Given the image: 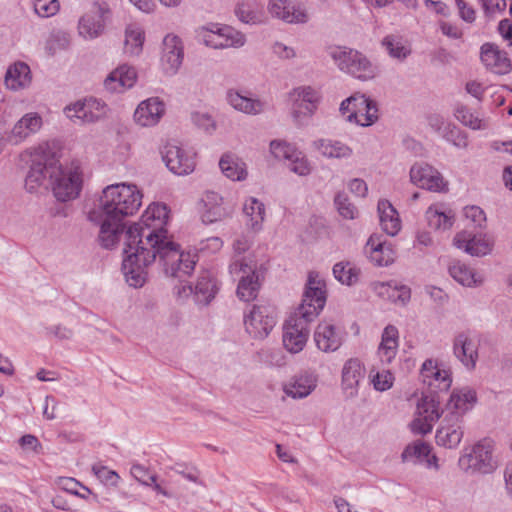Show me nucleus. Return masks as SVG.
<instances>
[{"instance_id": "obj_1", "label": "nucleus", "mask_w": 512, "mask_h": 512, "mask_svg": "<svg viewBox=\"0 0 512 512\" xmlns=\"http://www.w3.org/2000/svg\"><path fill=\"white\" fill-rule=\"evenodd\" d=\"M169 210L165 204L152 203L140 222L129 226L124 238L122 271L129 286L142 287L147 280V268L156 257L167 275L181 279L195 268L197 255L184 252L167 236Z\"/></svg>"}, {"instance_id": "obj_61", "label": "nucleus", "mask_w": 512, "mask_h": 512, "mask_svg": "<svg viewBox=\"0 0 512 512\" xmlns=\"http://www.w3.org/2000/svg\"><path fill=\"white\" fill-rule=\"evenodd\" d=\"M335 204L339 213L346 219H354L357 214V209L351 204L348 198L343 194H338L335 197Z\"/></svg>"}, {"instance_id": "obj_53", "label": "nucleus", "mask_w": 512, "mask_h": 512, "mask_svg": "<svg viewBox=\"0 0 512 512\" xmlns=\"http://www.w3.org/2000/svg\"><path fill=\"white\" fill-rule=\"evenodd\" d=\"M289 170L299 176H307L311 173L312 167L306 155L297 150L293 158L286 164Z\"/></svg>"}, {"instance_id": "obj_37", "label": "nucleus", "mask_w": 512, "mask_h": 512, "mask_svg": "<svg viewBox=\"0 0 512 512\" xmlns=\"http://www.w3.org/2000/svg\"><path fill=\"white\" fill-rule=\"evenodd\" d=\"M449 275L464 287H478L484 279L473 268L460 261H453L448 267Z\"/></svg>"}, {"instance_id": "obj_26", "label": "nucleus", "mask_w": 512, "mask_h": 512, "mask_svg": "<svg viewBox=\"0 0 512 512\" xmlns=\"http://www.w3.org/2000/svg\"><path fill=\"white\" fill-rule=\"evenodd\" d=\"M246 42L245 36L230 26L218 28L204 35V43L214 49L239 48Z\"/></svg>"}, {"instance_id": "obj_48", "label": "nucleus", "mask_w": 512, "mask_h": 512, "mask_svg": "<svg viewBox=\"0 0 512 512\" xmlns=\"http://www.w3.org/2000/svg\"><path fill=\"white\" fill-rule=\"evenodd\" d=\"M334 277L342 284L351 286L358 281L360 270L349 262H339L333 267Z\"/></svg>"}, {"instance_id": "obj_31", "label": "nucleus", "mask_w": 512, "mask_h": 512, "mask_svg": "<svg viewBox=\"0 0 512 512\" xmlns=\"http://www.w3.org/2000/svg\"><path fill=\"white\" fill-rule=\"evenodd\" d=\"M137 79L136 70L128 65H121L113 70L104 80V87L110 92H123L134 86Z\"/></svg>"}, {"instance_id": "obj_46", "label": "nucleus", "mask_w": 512, "mask_h": 512, "mask_svg": "<svg viewBox=\"0 0 512 512\" xmlns=\"http://www.w3.org/2000/svg\"><path fill=\"white\" fill-rule=\"evenodd\" d=\"M426 218L431 228L447 230L452 227L454 214L451 210H441L439 206H430L426 211Z\"/></svg>"}, {"instance_id": "obj_64", "label": "nucleus", "mask_w": 512, "mask_h": 512, "mask_svg": "<svg viewBox=\"0 0 512 512\" xmlns=\"http://www.w3.org/2000/svg\"><path fill=\"white\" fill-rule=\"evenodd\" d=\"M192 120L201 129L210 132L215 129L213 118L207 113L196 112L192 115Z\"/></svg>"}, {"instance_id": "obj_44", "label": "nucleus", "mask_w": 512, "mask_h": 512, "mask_svg": "<svg viewBox=\"0 0 512 512\" xmlns=\"http://www.w3.org/2000/svg\"><path fill=\"white\" fill-rule=\"evenodd\" d=\"M99 15H84L78 24L79 34L84 39H94L100 36L104 30V21L102 19L103 9L99 6Z\"/></svg>"}, {"instance_id": "obj_21", "label": "nucleus", "mask_w": 512, "mask_h": 512, "mask_svg": "<svg viewBox=\"0 0 512 512\" xmlns=\"http://www.w3.org/2000/svg\"><path fill=\"white\" fill-rule=\"evenodd\" d=\"M354 107L347 115L346 120L362 127L373 125L378 120V107L374 100L364 94L356 93L353 95Z\"/></svg>"}, {"instance_id": "obj_45", "label": "nucleus", "mask_w": 512, "mask_h": 512, "mask_svg": "<svg viewBox=\"0 0 512 512\" xmlns=\"http://www.w3.org/2000/svg\"><path fill=\"white\" fill-rule=\"evenodd\" d=\"M238 19L246 24H261L266 20L263 9L254 1H246L240 3L236 10Z\"/></svg>"}, {"instance_id": "obj_28", "label": "nucleus", "mask_w": 512, "mask_h": 512, "mask_svg": "<svg viewBox=\"0 0 512 512\" xmlns=\"http://www.w3.org/2000/svg\"><path fill=\"white\" fill-rule=\"evenodd\" d=\"M226 100L234 110L251 116L259 115L267 108V103L259 97L248 96L234 89L227 91Z\"/></svg>"}, {"instance_id": "obj_24", "label": "nucleus", "mask_w": 512, "mask_h": 512, "mask_svg": "<svg viewBox=\"0 0 512 512\" xmlns=\"http://www.w3.org/2000/svg\"><path fill=\"white\" fill-rule=\"evenodd\" d=\"M183 61V47L179 37L167 35L163 40L161 68L166 75H175Z\"/></svg>"}, {"instance_id": "obj_42", "label": "nucleus", "mask_w": 512, "mask_h": 512, "mask_svg": "<svg viewBox=\"0 0 512 512\" xmlns=\"http://www.w3.org/2000/svg\"><path fill=\"white\" fill-rule=\"evenodd\" d=\"M243 212L247 217L246 225L254 232L260 231L265 216L264 204L255 197H249L244 202Z\"/></svg>"}, {"instance_id": "obj_27", "label": "nucleus", "mask_w": 512, "mask_h": 512, "mask_svg": "<svg viewBox=\"0 0 512 512\" xmlns=\"http://www.w3.org/2000/svg\"><path fill=\"white\" fill-rule=\"evenodd\" d=\"M480 58L485 67L495 74L504 75L511 70V62L506 52L493 43L481 46Z\"/></svg>"}, {"instance_id": "obj_14", "label": "nucleus", "mask_w": 512, "mask_h": 512, "mask_svg": "<svg viewBox=\"0 0 512 512\" xmlns=\"http://www.w3.org/2000/svg\"><path fill=\"white\" fill-rule=\"evenodd\" d=\"M410 180L419 188L432 192L447 191V182L441 173L427 163H415L410 169Z\"/></svg>"}, {"instance_id": "obj_10", "label": "nucleus", "mask_w": 512, "mask_h": 512, "mask_svg": "<svg viewBox=\"0 0 512 512\" xmlns=\"http://www.w3.org/2000/svg\"><path fill=\"white\" fill-rule=\"evenodd\" d=\"M108 107L96 98L78 100L64 108V114L75 124L95 123L106 116Z\"/></svg>"}, {"instance_id": "obj_32", "label": "nucleus", "mask_w": 512, "mask_h": 512, "mask_svg": "<svg viewBox=\"0 0 512 512\" xmlns=\"http://www.w3.org/2000/svg\"><path fill=\"white\" fill-rule=\"evenodd\" d=\"M399 348V331L394 325H387L381 335L377 355L382 364H391Z\"/></svg>"}, {"instance_id": "obj_50", "label": "nucleus", "mask_w": 512, "mask_h": 512, "mask_svg": "<svg viewBox=\"0 0 512 512\" xmlns=\"http://www.w3.org/2000/svg\"><path fill=\"white\" fill-rule=\"evenodd\" d=\"M447 142L459 149H465L468 146V138L465 132L460 130L455 124L449 122L445 125L440 134Z\"/></svg>"}, {"instance_id": "obj_63", "label": "nucleus", "mask_w": 512, "mask_h": 512, "mask_svg": "<svg viewBox=\"0 0 512 512\" xmlns=\"http://www.w3.org/2000/svg\"><path fill=\"white\" fill-rule=\"evenodd\" d=\"M396 283V281H375L371 283V289L382 299L388 300Z\"/></svg>"}, {"instance_id": "obj_12", "label": "nucleus", "mask_w": 512, "mask_h": 512, "mask_svg": "<svg viewBox=\"0 0 512 512\" xmlns=\"http://www.w3.org/2000/svg\"><path fill=\"white\" fill-rule=\"evenodd\" d=\"M217 291L216 280L208 270H203L199 273L194 287L191 285H180L175 288V293L179 298H187L193 294L195 301L203 305L209 304Z\"/></svg>"}, {"instance_id": "obj_35", "label": "nucleus", "mask_w": 512, "mask_h": 512, "mask_svg": "<svg viewBox=\"0 0 512 512\" xmlns=\"http://www.w3.org/2000/svg\"><path fill=\"white\" fill-rule=\"evenodd\" d=\"M476 401V392L473 389L469 387L454 389L447 403L446 414H457L463 418V415L473 408Z\"/></svg>"}, {"instance_id": "obj_36", "label": "nucleus", "mask_w": 512, "mask_h": 512, "mask_svg": "<svg viewBox=\"0 0 512 512\" xmlns=\"http://www.w3.org/2000/svg\"><path fill=\"white\" fill-rule=\"evenodd\" d=\"M313 147L323 157L328 159H349L353 149L346 143L330 138H322L313 142Z\"/></svg>"}, {"instance_id": "obj_40", "label": "nucleus", "mask_w": 512, "mask_h": 512, "mask_svg": "<svg viewBox=\"0 0 512 512\" xmlns=\"http://www.w3.org/2000/svg\"><path fill=\"white\" fill-rule=\"evenodd\" d=\"M389 57L403 62L412 52L409 41L399 34H388L381 41Z\"/></svg>"}, {"instance_id": "obj_57", "label": "nucleus", "mask_w": 512, "mask_h": 512, "mask_svg": "<svg viewBox=\"0 0 512 512\" xmlns=\"http://www.w3.org/2000/svg\"><path fill=\"white\" fill-rule=\"evenodd\" d=\"M58 0H35L34 11L43 18L54 16L59 11Z\"/></svg>"}, {"instance_id": "obj_3", "label": "nucleus", "mask_w": 512, "mask_h": 512, "mask_svg": "<svg viewBox=\"0 0 512 512\" xmlns=\"http://www.w3.org/2000/svg\"><path fill=\"white\" fill-rule=\"evenodd\" d=\"M326 303V284L318 274L308 276L303 299L283 326V345L290 353H299L307 343L309 324L319 315Z\"/></svg>"}, {"instance_id": "obj_5", "label": "nucleus", "mask_w": 512, "mask_h": 512, "mask_svg": "<svg viewBox=\"0 0 512 512\" xmlns=\"http://www.w3.org/2000/svg\"><path fill=\"white\" fill-rule=\"evenodd\" d=\"M50 184L58 201L67 202L77 198L83 186L81 166L75 162L62 166L57 160L54 172L51 174Z\"/></svg>"}, {"instance_id": "obj_33", "label": "nucleus", "mask_w": 512, "mask_h": 512, "mask_svg": "<svg viewBox=\"0 0 512 512\" xmlns=\"http://www.w3.org/2000/svg\"><path fill=\"white\" fill-rule=\"evenodd\" d=\"M317 386V376L313 373H302L284 384V393L293 399H302L312 393Z\"/></svg>"}, {"instance_id": "obj_56", "label": "nucleus", "mask_w": 512, "mask_h": 512, "mask_svg": "<svg viewBox=\"0 0 512 512\" xmlns=\"http://www.w3.org/2000/svg\"><path fill=\"white\" fill-rule=\"evenodd\" d=\"M253 243V237L249 234H241L236 237V239L233 242V251L234 255L232 257V261L235 258H252L251 255H244L249 248L251 247Z\"/></svg>"}, {"instance_id": "obj_51", "label": "nucleus", "mask_w": 512, "mask_h": 512, "mask_svg": "<svg viewBox=\"0 0 512 512\" xmlns=\"http://www.w3.org/2000/svg\"><path fill=\"white\" fill-rule=\"evenodd\" d=\"M370 382L376 391L384 392L389 390L394 383V375L389 370L370 371Z\"/></svg>"}, {"instance_id": "obj_39", "label": "nucleus", "mask_w": 512, "mask_h": 512, "mask_svg": "<svg viewBox=\"0 0 512 512\" xmlns=\"http://www.w3.org/2000/svg\"><path fill=\"white\" fill-rule=\"evenodd\" d=\"M31 80L30 67L24 62H16L11 65L5 75L6 87L15 91L29 86Z\"/></svg>"}, {"instance_id": "obj_52", "label": "nucleus", "mask_w": 512, "mask_h": 512, "mask_svg": "<svg viewBox=\"0 0 512 512\" xmlns=\"http://www.w3.org/2000/svg\"><path fill=\"white\" fill-rule=\"evenodd\" d=\"M297 150L294 145L282 140H273L270 142L271 154L278 160L286 161V164L293 158Z\"/></svg>"}, {"instance_id": "obj_41", "label": "nucleus", "mask_w": 512, "mask_h": 512, "mask_svg": "<svg viewBox=\"0 0 512 512\" xmlns=\"http://www.w3.org/2000/svg\"><path fill=\"white\" fill-rule=\"evenodd\" d=\"M222 173L232 181H243L247 178L248 172L246 163L233 154H224L219 161Z\"/></svg>"}, {"instance_id": "obj_47", "label": "nucleus", "mask_w": 512, "mask_h": 512, "mask_svg": "<svg viewBox=\"0 0 512 512\" xmlns=\"http://www.w3.org/2000/svg\"><path fill=\"white\" fill-rule=\"evenodd\" d=\"M454 116L464 126H467L472 130H484L488 126L485 119L481 118L477 113L472 112L470 108L462 104L455 107Z\"/></svg>"}, {"instance_id": "obj_38", "label": "nucleus", "mask_w": 512, "mask_h": 512, "mask_svg": "<svg viewBox=\"0 0 512 512\" xmlns=\"http://www.w3.org/2000/svg\"><path fill=\"white\" fill-rule=\"evenodd\" d=\"M377 209L382 230L390 236L397 235L401 230V220L397 210L385 199L378 202Z\"/></svg>"}, {"instance_id": "obj_25", "label": "nucleus", "mask_w": 512, "mask_h": 512, "mask_svg": "<svg viewBox=\"0 0 512 512\" xmlns=\"http://www.w3.org/2000/svg\"><path fill=\"white\" fill-rule=\"evenodd\" d=\"M453 244L467 254L477 257L487 255L492 250V242L486 235H473L468 231L458 232L453 239Z\"/></svg>"}, {"instance_id": "obj_30", "label": "nucleus", "mask_w": 512, "mask_h": 512, "mask_svg": "<svg viewBox=\"0 0 512 512\" xmlns=\"http://www.w3.org/2000/svg\"><path fill=\"white\" fill-rule=\"evenodd\" d=\"M423 382L433 389V392L446 391L452 383L448 370L441 369L432 360H426L421 369Z\"/></svg>"}, {"instance_id": "obj_7", "label": "nucleus", "mask_w": 512, "mask_h": 512, "mask_svg": "<svg viewBox=\"0 0 512 512\" xmlns=\"http://www.w3.org/2000/svg\"><path fill=\"white\" fill-rule=\"evenodd\" d=\"M256 266V261L252 258H235L229 265V273L240 276L236 293L243 301L254 300L258 295L260 282Z\"/></svg>"}, {"instance_id": "obj_19", "label": "nucleus", "mask_w": 512, "mask_h": 512, "mask_svg": "<svg viewBox=\"0 0 512 512\" xmlns=\"http://www.w3.org/2000/svg\"><path fill=\"white\" fill-rule=\"evenodd\" d=\"M365 374L366 368L360 359L350 358L345 361L341 371V388L347 398L358 395Z\"/></svg>"}, {"instance_id": "obj_11", "label": "nucleus", "mask_w": 512, "mask_h": 512, "mask_svg": "<svg viewBox=\"0 0 512 512\" xmlns=\"http://www.w3.org/2000/svg\"><path fill=\"white\" fill-rule=\"evenodd\" d=\"M442 412L438 399L433 395L422 396L417 403L415 418L411 422L412 432L421 435L430 433Z\"/></svg>"}, {"instance_id": "obj_59", "label": "nucleus", "mask_w": 512, "mask_h": 512, "mask_svg": "<svg viewBox=\"0 0 512 512\" xmlns=\"http://www.w3.org/2000/svg\"><path fill=\"white\" fill-rule=\"evenodd\" d=\"M130 473L135 480L145 486H151L157 479L155 474H150L148 469L141 464H133Z\"/></svg>"}, {"instance_id": "obj_6", "label": "nucleus", "mask_w": 512, "mask_h": 512, "mask_svg": "<svg viewBox=\"0 0 512 512\" xmlns=\"http://www.w3.org/2000/svg\"><path fill=\"white\" fill-rule=\"evenodd\" d=\"M494 450L495 442L490 438H484L459 458V466L469 473L490 474L498 467Z\"/></svg>"}, {"instance_id": "obj_29", "label": "nucleus", "mask_w": 512, "mask_h": 512, "mask_svg": "<svg viewBox=\"0 0 512 512\" xmlns=\"http://www.w3.org/2000/svg\"><path fill=\"white\" fill-rule=\"evenodd\" d=\"M165 106L156 97L142 101L134 112V120L143 127L157 124L164 114Z\"/></svg>"}, {"instance_id": "obj_9", "label": "nucleus", "mask_w": 512, "mask_h": 512, "mask_svg": "<svg viewBox=\"0 0 512 512\" xmlns=\"http://www.w3.org/2000/svg\"><path fill=\"white\" fill-rule=\"evenodd\" d=\"M292 101V118L298 126H303L312 117L320 100L319 92L311 86H299L289 93Z\"/></svg>"}, {"instance_id": "obj_8", "label": "nucleus", "mask_w": 512, "mask_h": 512, "mask_svg": "<svg viewBox=\"0 0 512 512\" xmlns=\"http://www.w3.org/2000/svg\"><path fill=\"white\" fill-rule=\"evenodd\" d=\"M277 322V315L269 305L254 304L244 311L245 331L254 339L266 338Z\"/></svg>"}, {"instance_id": "obj_13", "label": "nucleus", "mask_w": 512, "mask_h": 512, "mask_svg": "<svg viewBox=\"0 0 512 512\" xmlns=\"http://www.w3.org/2000/svg\"><path fill=\"white\" fill-rule=\"evenodd\" d=\"M480 336L472 331H462L453 340L454 356L468 369H474L478 360Z\"/></svg>"}, {"instance_id": "obj_54", "label": "nucleus", "mask_w": 512, "mask_h": 512, "mask_svg": "<svg viewBox=\"0 0 512 512\" xmlns=\"http://www.w3.org/2000/svg\"><path fill=\"white\" fill-rule=\"evenodd\" d=\"M69 45V34L64 31H55L51 33L46 42V50L49 54L54 55L57 51L68 48Z\"/></svg>"}, {"instance_id": "obj_55", "label": "nucleus", "mask_w": 512, "mask_h": 512, "mask_svg": "<svg viewBox=\"0 0 512 512\" xmlns=\"http://www.w3.org/2000/svg\"><path fill=\"white\" fill-rule=\"evenodd\" d=\"M94 475L104 484L116 487L119 483L120 476L114 470L108 469L106 466L95 464L92 466Z\"/></svg>"}, {"instance_id": "obj_2", "label": "nucleus", "mask_w": 512, "mask_h": 512, "mask_svg": "<svg viewBox=\"0 0 512 512\" xmlns=\"http://www.w3.org/2000/svg\"><path fill=\"white\" fill-rule=\"evenodd\" d=\"M142 198V191L135 184L115 183L102 190L97 205L88 213V220L100 227L102 247L111 249L118 243L124 218L139 210Z\"/></svg>"}, {"instance_id": "obj_15", "label": "nucleus", "mask_w": 512, "mask_h": 512, "mask_svg": "<svg viewBox=\"0 0 512 512\" xmlns=\"http://www.w3.org/2000/svg\"><path fill=\"white\" fill-rule=\"evenodd\" d=\"M163 160L168 169L176 175H188L195 169V154L175 144H167Z\"/></svg>"}, {"instance_id": "obj_18", "label": "nucleus", "mask_w": 512, "mask_h": 512, "mask_svg": "<svg viewBox=\"0 0 512 512\" xmlns=\"http://www.w3.org/2000/svg\"><path fill=\"white\" fill-rule=\"evenodd\" d=\"M57 159L53 156H36L32 160L29 172L25 179V188L33 193L42 186L47 178L51 180Z\"/></svg>"}, {"instance_id": "obj_23", "label": "nucleus", "mask_w": 512, "mask_h": 512, "mask_svg": "<svg viewBox=\"0 0 512 512\" xmlns=\"http://www.w3.org/2000/svg\"><path fill=\"white\" fill-rule=\"evenodd\" d=\"M267 8L272 17L286 23H306L309 19L304 7L300 4L292 3L290 0H268Z\"/></svg>"}, {"instance_id": "obj_43", "label": "nucleus", "mask_w": 512, "mask_h": 512, "mask_svg": "<svg viewBox=\"0 0 512 512\" xmlns=\"http://www.w3.org/2000/svg\"><path fill=\"white\" fill-rule=\"evenodd\" d=\"M145 33L138 24H129L125 29L124 52L130 56H138L143 49Z\"/></svg>"}, {"instance_id": "obj_22", "label": "nucleus", "mask_w": 512, "mask_h": 512, "mask_svg": "<svg viewBox=\"0 0 512 512\" xmlns=\"http://www.w3.org/2000/svg\"><path fill=\"white\" fill-rule=\"evenodd\" d=\"M364 254L369 261L378 267L389 266L394 263L396 251L390 242L383 241L380 236L372 235L364 246Z\"/></svg>"}, {"instance_id": "obj_20", "label": "nucleus", "mask_w": 512, "mask_h": 512, "mask_svg": "<svg viewBox=\"0 0 512 512\" xmlns=\"http://www.w3.org/2000/svg\"><path fill=\"white\" fill-rule=\"evenodd\" d=\"M42 126V117L37 112H28L7 132V141L10 145L17 146L38 133Z\"/></svg>"}, {"instance_id": "obj_16", "label": "nucleus", "mask_w": 512, "mask_h": 512, "mask_svg": "<svg viewBox=\"0 0 512 512\" xmlns=\"http://www.w3.org/2000/svg\"><path fill=\"white\" fill-rule=\"evenodd\" d=\"M464 435L463 418L457 414H445L436 431V443L444 448L458 447Z\"/></svg>"}, {"instance_id": "obj_17", "label": "nucleus", "mask_w": 512, "mask_h": 512, "mask_svg": "<svg viewBox=\"0 0 512 512\" xmlns=\"http://www.w3.org/2000/svg\"><path fill=\"white\" fill-rule=\"evenodd\" d=\"M313 339L316 347L325 353L337 351L344 340V331L338 325L328 320L318 323Z\"/></svg>"}, {"instance_id": "obj_58", "label": "nucleus", "mask_w": 512, "mask_h": 512, "mask_svg": "<svg viewBox=\"0 0 512 512\" xmlns=\"http://www.w3.org/2000/svg\"><path fill=\"white\" fill-rule=\"evenodd\" d=\"M223 247V240L220 237L212 236L199 242L197 249L203 255H212L219 252Z\"/></svg>"}, {"instance_id": "obj_49", "label": "nucleus", "mask_w": 512, "mask_h": 512, "mask_svg": "<svg viewBox=\"0 0 512 512\" xmlns=\"http://www.w3.org/2000/svg\"><path fill=\"white\" fill-rule=\"evenodd\" d=\"M430 446L424 442H414L404 449L401 454L404 462H420L423 463L426 456H429Z\"/></svg>"}, {"instance_id": "obj_4", "label": "nucleus", "mask_w": 512, "mask_h": 512, "mask_svg": "<svg viewBox=\"0 0 512 512\" xmlns=\"http://www.w3.org/2000/svg\"><path fill=\"white\" fill-rule=\"evenodd\" d=\"M334 65L344 74L360 81H370L379 75V67L363 52L347 46H332L327 50Z\"/></svg>"}, {"instance_id": "obj_62", "label": "nucleus", "mask_w": 512, "mask_h": 512, "mask_svg": "<svg viewBox=\"0 0 512 512\" xmlns=\"http://www.w3.org/2000/svg\"><path fill=\"white\" fill-rule=\"evenodd\" d=\"M463 212L465 218L477 227H482L486 222V215L479 206H467Z\"/></svg>"}, {"instance_id": "obj_60", "label": "nucleus", "mask_w": 512, "mask_h": 512, "mask_svg": "<svg viewBox=\"0 0 512 512\" xmlns=\"http://www.w3.org/2000/svg\"><path fill=\"white\" fill-rule=\"evenodd\" d=\"M410 299L411 289L406 285L396 283L388 300L392 303L405 306L410 301Z\"/></svg>"}, {"instance_id": "obj_34", "label": "nucleus", "mask_w": 512, "mask_h": 512, "mask_svg": "<svg viewBox=\"0 0 512 512\" xmlns=\"http://www.w3.org/2000/svg\"><path fill=\"white\" fill-rule=\"evenodd\" d=\"M204 210L202 220L205 223H214L226 218L229 211L223 204L222 196L214 191H207L202 197Z\"/></svg>"}]
</instances>
